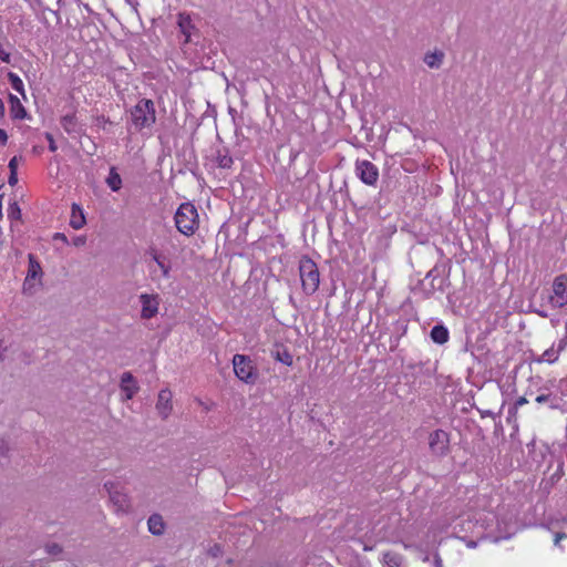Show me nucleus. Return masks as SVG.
<instances>
[{
  "mask_svg": "<svg viewBox=\"0 0 567 567\" xmlns=\"http://www.w3.org/2000/svg\"><path fill=\"white\" fill-rule=\"evenodd\" d=\"M2 197L3 195H0V219L2 218Z\"/></svg>",
  "mask_w": 567,
  "mask_h": 567,
  "instance_id": "obj_41",
  "label": "nucleus"
},
{
  "mask_svg": "<svg viewBox=\"0 0 567 567\" xmlns=\"http://www.w3.org/2000/svg\"><path fill=\"white\" fill-rule=\"evenodd\" d=\"M539 315H540L542 317H544V318H546V317H547V313H545V312H539Z\"/></svg>",
  "mask_w": 567,
  "mask_h": 567,
  "instance_id": "obj_42",
  "label": "nucleus"
},
{
  "mask_svg": "<svg viewBox=\"0 0 567 567\" xmlns=\"http://www.w3.org/2000/svg\"><path fill=\"white\" fill-rule=\"evenodd\" d=\"M299 272L303 291L307 295L315 293L320 284V274L316 262L309 257H302L299 261Z\"/></svg>",
  "mask_w": 567,
  "mask_h": 567,
  "instance_id": "obj_2",
  "label": "nucleus"
},
{
  "mask_svg": "<svg viewBox=\"0 0 567 567\" xmlns=\"http://www.w3.org/2000/svg\"><path fill=\"white\" fill-rule=\"evenodd\" d=\"M482 416H494V413L492 411H484L482 412Z\"/></svg>",
  "mask_w": 567,
  "mask_h": 567,
  "instance_id": "obj_40",
  "label": "nucleus"
},
{
  "mask_svg": "<svg viewBox=\"0 0 567 567\" xmlns=\"http://www.w3.org/2000/svg\"><path fill=\"white\" fill-rule=\"evenodd\" d=\"M21 209L17 202H13L9 205L8 217L10 220H20L21 219Z\"/></svg>",
  "mask_w": 567,
  "mask_h": 567,
  "instance_id": "obj_25",
  "label": "nucleus"
},
{
  "mask_svg": "<svg viewBox=\"0 0 567 567\" xmlns=\"http://www.w3.org/2000/svg\"><path fill=\"white\" fill-rule=\"evenodd\" d=\"M429 449L432 455L444 457L450 453V434L437 429L429 435Z\"/></svg>",
  "mask_w": 567,
  "mask_h": 567,
  "instance_id": "obj_6",
  "label": "nucleus"
},
{
  "mask_svg": "<svg viewBox=\"0 0 567 567\" xmlns=\"http://www.w3.org/2000/svg\"><path fill=\"white\" fill-rule=\"evenodd\" d=\"M53 239H54V240H61V241H63L64 244H68V238H66V236H65L64 234H62V233H56V234H54Z\"/></svg>",
  "mask_w": 567,
  "mask_h": 567,
  "instance_id": "obj_36",
  "label": "nucleus"
},
{
  "mask_svg": "<svg viewBox=\"0 0 567 567\" xmlns=\"http://www.w3.org/2000/svg\"><path fill=\"white\" fill-rule=\"evenodd\" d=\"M431 338L435 343L444 344L449 340V331L444 326H434L431 330Z\"/></svg>",
  "mask_w": 567,
  "mask_h": 567,
  "instance_id": "obj_18",
  "label": "nucleus"
},
{
  "mask_svg": "<svg viewBox=\"0 0 567 567\" xmlns=\"http://www.w3.org/2000/svg\"><path fill=\"white\" fill-rule=\"evenodd\" d=\"M10 102L12 104V113L14 115V117L17 118H22L24 117L25 115V110L24 107L22 106V104L20 103L19 99L14 95H10Z\"/></svg>",
  "mask_w": 567,
  "mask_h": 567,
  "instance_id": "obj_22",
  "label": "nucleus"
},
{
  "mask_svg": "<svg viewBox=\"0 0 567 567\" xmlns=\"http://www.w3.org/2000/svg\"><path fill=\"white\" fill-rule=\"evenodd\" d=\"M131 118L137 130L152 126L156 120L153 101L142 99L131 111Z\"/></svg>",
  "mask_w": 567,
  "mask_h": 567,
  "instance_id": "obj_3",
  "label": "nucleus"
},
{
  "mask_svg": "<svg viewBox=\"0 0 567 567\" xmlns=\"http://www.w3.org/2000/svg\"><path fill=\"white\" fill-rule=\"evenodd\" d=\"M563 349V347H559V349L555 350L554 348L547 349L542 357L539 358V362H548L553 363L558 359L559 352Z\"/></svg>",
  "mask_w": 567,
  "mask_h": 567,
  "instance_id": "obj_23",
  "label": "nucleus"
},
{
  "mask_svg": "<svg viewBox=\"0 0 567 567\" xmlns=\"http://www.w3.org/2000/svg\"><path fill=\"white\" fill-rule=\"evenodd\" d=\"M85 224V217L82 208L78 204H72L70 226L74 229H80Z\"/></svg>",
  "mask_w": 567,
  "mask_h": 567,
  "instance_id": "obj_15",
  "label": "nucleus"
},
{
  "mask_svg": "<svg viewBox=\"0 0 567 567\" xmlns=\"http://www.w3.org/2000/svg\"><path fill=\"white\" fill-rule=\"evenodd\" d=\"M535 401L539 404L547 403L550 409H559L561 399L551 392H542L535 398Z\"/></svg>",
  "mask_w": 567,
  "mask_h": 567,
  "instance_id": "obj_16",
  "label": "nucleus"
},
{
  "mask_svg": "<svg viewBox=\"0 0 567 567\" xmlns=\"http://www.w3.org/2000/svg\"><path fill=\"white\" fill-rule=\"evenodd\" d=\"M22 161L21 156H13L9 162V169L12 173H17L19 162Z\"/></svg>",
  "mask_w": 567,
  "mask_h": 567,
  "instance_id": "obj_31",
  "label": "nucleus"
},
{
  "mask_svg": "<svg viewBox=\"0 0 567 567\" xmlns=\"http://www.w3.org/2000/svg\"><path fill=\"white\" fill-rule=\"evenodd\" d=\"M553 293L549 302L554 308H563L567 305V275H559L553 281Z\"/></svg>",
  "mask_w": 567,
  "mask_h": 567,
  "instance_id": "obj_7",
  "label": "nucleus"
},
{
  "mask_svg": "<svg viewBox=\"0 0 567 567\" xmlns=\"http://www.w3.org/2000/svg\"><path fill=\"white\" fill-rule=\"evenodd\" d=\"M216 163L220 168H229L233 165V158L228 154H218Z\"/></svg>",
  "mask_w": 567,
  "mask_h": 567,
  "instance_id": "obj_28",
  "label": "nucleus"
},
{
  "mask_svg": "<svg viewBox=\"0 0 567 567\" xmlns=\"http://www.w3.org/2000/svg\"><path fill=\"white\" fill-rule=\"evenodd\" d=\"M275 359L280 361L281 363L286 364V365H291L292 364V355L287 351V350H278L276 351V354H275Z\"/></svg>",
  "mask_w": 567,
  "mask_h": 567,
  "instance_id": "obj_26",
  "label": "nucleus"
},
{
  "mask_svg": "<svg viewBox=\"0 0 567 567\" xmlns=\"http://www.w3.org/2000/svg\"><path fill=\"white\" fill-rule=\"evenodd\" d=\"M234 372L236 377L247 384H254L258 373L251 359L244 354H235L233 358Z\"/></svg>",
  "mask_w": 567,
  "mask_h": 567,
  "instance_id": "obj_5",
  "label": "nucleus"
},
{
  "mask_svg": "<svg viewBox=\"0 0 567 567\" xmlns=\"http://www.w3.org/2000/svg\"><path fill=\"white\" fill-rule=\"evenodd\" d=\"M177 25L182 34L185 35V43L190 41L192 31L195 29L189 14L179 13Z\"/></svg>",
  "mask_w": 567,
  "mask_h": 567,
  "instance_id": "obj_13",
  "label": "nucleus"
},
{
  "mask_svg": "<svg viewBox=\"0 0 567 567\" xmlns=\"http://www.w3.org/2000/svg\"><path fill=\"white\" fill-rule=\"evenodd\" d=\"M45 137H47V140H48V142H49V150H50L51 152H55V151L58 150V147H56V144H55V142H54V138H53L52 134L47 133V134H45Z\"/></svg>",
  "mask_w": 567,
  "mask_h": 567,
  "instance_id": "obj_33",
  "label": "nucleus"
},
{
  "mask_svg": "<svg viewBox=\"0 0 567 567\" xmlns=\"http://www.w3.org/2000/svg\"><path fill=\"white\" fill-rule=\"evenodd\" d=\"M150 254L152 256V259L157 264V266L162 270L163 277L168 278L172 268L171 264L166 260V258L163 255L158 254L155 249H152Z\"/></svg>",
  "mask_w": 567,
  "mask_h": 567,
  "instance_id": "obj_17",
  "label": "nucleus"
},
{
  "mask_svg": "<svg viewBox=\"0 0 567 567\" xmlns=\"http://www.w3.org/2000/svg\"><path fill=\"white\" fill-rule=\"evenodd\" d=\"M106 184L113 192H117L122 187V178L116 173L114 167L110 169V174L106 178Z\"/></svg>",
  "mask_w": 567,
  "mask_h": 567,
  "instance_id": "obj_21",
  "label": "nucleus"
},
{
  "mask_svg": "<svg viewBox=\"0 0 567 567\" xmlns=\"http://www.w3.org/2000/svg\"><path fill=\"white\" fill-rule=\"evenodd\" d=\"M104 488L117 513L127 514L131 511V498L118 482H105Z\"/></svg>",
  "mask_w": 567,
  "mask_h": 567,
  "instance_id": "obj_4",
  "label": "nucleus"
},
{
  "mask_svg": "<svg viewBox=\"0 0 567 567\" xmlns=\"http://www.w3.org/2000/svg\"><path fill=\"white\" fill-rule=\"evenodd\" d=\"M174 219L177 230L185 236H192L198 229L199 216L192 203H183L177 208Z\"/></svg>",
  "mask_w": 567,
  "mask_h": 567,
  "instance_id": "obj_1",
  "label": "nucleus"
},
{
  "mask_svg": "<svg viewBox=\"0 0 567 567\" xmlns=\"http://www.w3.org/2000/svg\"><path fill=\"white\" fill-rule=\"evenodd\" d=\"M11 86L19 93L23 94V82L22 80L14 73L10 72L8 74Z\"/></svg>",
  "mask_w": 567,
  "mask_h": 567,
  "instance_id": "obj_27",
  "label": "nucleus"
},
{
  "mask_svg": "<svg viewBox=\"0 0 567 567\" xmlns=\"http://www.w3.org/2000/svg\"><path fill=\"white\" fill-rule=\"evenodd\" d=\"M142 303L141 317L143 319H151L158 312L159 299L157 295L143 293L140 296Z\"/></svg>",
  "mask_w": 567,
  "mask_h": 567,
  "instance_id": "obj_10",
  "label": "nucleus"
},
{
  "mask_svg": "<svg viewBox=\"0 0 567 567\" xmlns=\"http://www.w3.org/2000/svg\"><path fill=\"white\" fill-rule=\"evenodd\" d=\"M10 452L9 443L4 440H0V455L1 456H8Z\"/></svg>",
  "mask_w": 567,
  "mask_h": 567,
  "instance_id": "obj_32",
  "label": "nucleus"
},
{
  "mask_svg": "<svg viewBox=\"0 0 567 567\" xmlns=\"http://www.w3.org/2000/svg\"><path fill=\"white\" fill-rule=\"evenodd\" d=\"M567 537V534L566 533H557L555 535V545H558L559 542L563 539V538H566Z\"/></svg>",
  "mask_w": 567,
  "mask_h": 567,
  "instance_id": "obj_38",
  "label": "nucleus"
},
{
  "mask_svg": "<svg viewBox=\"0 0 567 567\" xmlns=\"http://www.w3.org/2000/svg\"><path fill=\"white\" fill-rule=\"evenodd\" d=\"M29 269L23 284V288L30 287V281L42 275V268L33 255H29Z\"/></svg>",
  "mask_w": 567,
  "mask_h": 567,
  "instance_id": "obj_12",
  "label": "nucleus"
},
{
  "mask_svg": "<svg viewBox=\"0 0 567 567\" xmlns=\"http://www.w3.org/2000/svg\"><path fill=\"white\" fill-rule=\"evenodd\" d=\"M4 112H6L4 103H3V101L0 99V117H3Z\"/></svg>",
  "mask_w": 567,
  "mask_h": 567,
  "instance_id": "obj_39",
  "label": "nucleus"
},
{
  "mask_svg": "<svg viewBox=\"0 0 567 567\" xmlns=\"http://www.w3.org/2000/svg\"><path fill=\"white\" fill-rule=\"evenodd\" d=\"M61 125L68 133L78 132V121L74 114H66L61 118Z\"/></svg>",
  "mask_w": 567,
  "mask_h": 567,
  "instance_id": "obj_20",
  "label": "nucleus"
},
{
  "mask_svg": "<svg viewBox=\"0 0 567 567\" xmlns=\"http://www.w3.org/2000/svg\"><path fill=\"white\" fill-rule=\"evenodd\" d=\"M383 560L389 567H400L402 563L401 556L395 553H385Z\"/></svg>",
  "mask_w": 567,
  "mask_h": 567,
  "instance_id": "obj_24",
  "label": "nucleus"
},
{
  "mask_svg": "<svg viewBox=\"0 0 567 567\" xmlns=\"http://www.w3.org/2000/svg\"><path fill=\"white\" fill-rule=\"evenodd\" d=\"M45 550L48 554L56 556L62 553V547L56 543H51L45 546Z\"/></svg>",
  "mask_w": 567,
  "mask_h": 567,
  "instance_id": "obj_30",
  "label": "nucleus"
},
{
  "mask_svg": "<svg viewBox=\"0 0 567 567\" xmlns=\"http://www.w3.org/2000/svg\"><path fill=\"white\" fill-rule=\"evenodd\" d=\"M528 402V400L526 399V396H519L514 405L509 409L508 413H509V417H508V421L512 419V417H516L517 415V411H518V408L526 404Z\"/></svg>",
  "mask_w": 567,
  "mask_h": 567,
  "instance_id": "obj_29",
  "label": "nucleus"
},
{
  "mask_svg": "<svg viewBox=\"0 0 567 567\" xmlns=\"http://www.w3.org/2000/svg\"><path fill=\"white\" fill-rule=\"evenodd\" d=\"M8 183L10 186H14L18 183V173L10 172Z\"/></svg>",
  "mask_w": 567,
  "mask_h": 567,
  "instance_id": "obj_35",
  "label": "nucleus"
},
{
  "mask_svg": "<svg viewBox=\"0 0 567 567\" xmlns=\"http://www.w3.org/2000/svg\"><path fill=\"white\" fill-rule=\"evenodd\" d=\"M444 59V53L441 51H435L431 53H426L424 56L425 64L431 69H437L441 66Z\"/></svg>",
  "mask_w": 567,
  "mask_h": 567,
  "instance_id": "obj_19",
  "label": "nucleus"
},
{
  "mask_svg": "<svg viewBox=\"0 0 567 567\" xmlns=\"http://www.w3.org/2000/svg\"><path fill=\"white\" fill-rule=\"evenodd\" d=\"M148 530L151 534L159 536L165 532V523L159 514H153L147 520Z\"/></svg>",
  "mask_w": 567,
  "mask_h": 567,
  "instance_id": "obj_14",
  "label": "nucleus"
},
{
  "mask_svg": "<svg viewBox=\"0 0 567 567\" xmlns=\"http://www.w3.org/2000/svg\"><path fill=\"white\" fill-rule=\"evenodd\" d=\"M357 174L367 185H374L379 177V171L374 164L369 161L357 162Z\"/></svg>",
  "mask_w": 567,
  "mask_h": 567,
  "instance_id": "obj_9",
  "label": "nucleus"
},
{
  "mask_svg": "<svg viewBox=\"0 0 567 567\" xmlns=\"http://www.w3.org/2000/svg\"><path fill=\"white\" fill-rule=\"evenodd\" d=\"M8 141V134L3 128H0V142L4 145Z\"/></svg>",
  "mask_w": 567,
  "mask_h": 567,
  "instance_id": "obj_37",
  "label": "nucleus"
},
{
  "mask_svg": "<svg viewBox=\"0 0 567 567\" xmlns=\"http://www.w3.org/2000/svg\"><path fill=\"white\" fill-rule=\"evenodd\" d=\"M86 239L84 236H76L73 238V245L76 247L83 246L85 244Z\"/></svg>",
  "mask_w": 567,
  "mask_h": 567,
  "instance_id": "obj_34",
  "label": "nucleus"
},
{
  "mask_svg": "<svg viewBox=\"0 0 567 567\" xmlns=\"http://www.w3.org/2000/svg\"><path fill=\"white\" fill-rule=\"evenodd\" d=\"M120 389L124 393L123 400L127 401L138 392L140 386L131 372H124L121 375Z\"/></svg>",
  "mask_w": 567,
  "mask_h": 567,
  "instance_id": "obj_11",
  "label": "nucleus"
},
{
  "mask_svg": "<svg viewBox=\"0 0 567 567\" xmlns=\"http://www.w3.org/2000/svg\"><path fill=\"white\" fill-rule=\"evenodd\" d=\"M155 409L162 420L169 417L173 412V393L169 389H163L158 392Z\"/></svg>",
  "mask_w": 567,
  "mask_h": 567,
  "instance_id": "obj_8",
  "label": "nucleus"
}]
</instances>
